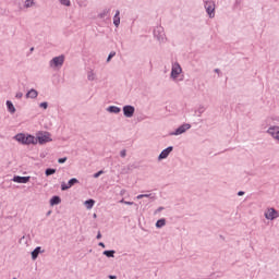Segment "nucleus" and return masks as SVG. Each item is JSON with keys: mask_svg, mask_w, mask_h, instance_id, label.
<instances>
[{"mask_svg": "<svg viewBox=\"0 0 279 279\" xmlns=\"http://www.w3.org/2000/svg\"><path fill=\"white\" fill-rule=\"evenodd\" d=\"M169 80L170 82H173V84H180L181 82H184V69H182L180 62H171Z\"/></svg>", "mask_w": 279, "mask_h": 279, "instance_id": "nucleus-1", "label": "nucleus"}, {"mask_svg": "<svg viewBox=\"0 0 279 279\" xmlns=\"http://www.w3.org/2000/svg\"><path fill=\"white\" fill-rule=\"evenodd\" d=\"M14 141L20 143L21 145H36V136L32 134L17 133L14 136Z\"/></svg>", "mask_w": 279, "mask_h": 279, "instance_id": "nucleus-2", "label": "nucleus"}, {"mask_svg": "<svg viewBox=\"0 0 279 279\" xmlns=\"http://www.w3.org/2000/svg\"><path fill=\"white\" fill-rule=\"evenodd\" d=\"M66 60V57L64 54H59L57 57H53L49 62V69L51 71H60L62 66H64V61Z\"/></svg>", "mask_w": 279, "mask_h": 279, "instance_id": "nucleus-3", "label": "nucleus"}, {"mask_svg": "<svg viewBox=\"0 0 279 279\" xmlns=\"http://www.w3.org/2000/svg\"><path fill=\"white\" fill-rule=\"evenodd\" d=\"M36 145H47V143H51L53 138H51V133L47 131H39L35 136Z\"/></svg>", "mask_w": 279, "mask_h": 279, "instance_id": "nucleus-4", "label": "nucleus"}, {"mask_svg": "<svg viewBox=\"0 0 279 279\" xmlns=\"http://www.w3.org/2000/svg\"><path fill=\"white\" fill-rule=\"evenodd\" d=\"M266 221H276L279 218V211L274 207H268L264 211Z\"/></svg>", "mask_w": 279, "mask_h": 279, "instance_id": "nucleus-5", "label": "nucleus"}, {"mask_svg": "<svg viewBox=\"0 0 279 279\" xmlns=\"http://www.w3.org/2000/svg\"><path fill=\"white\" fill-rule=\"evenodd\" d=\"M204 8L207 13V15L210 19H215V10H217V4L213 0L204 1Z\"/></svg>", "mask_w": 279, "mask_h": 279, "instance_id": "nucleus-6", "label": "nucleus"}, {"mask_svg": "<svg viewBox=\"0 0 279 279\" xmlns=\"http://www.w3.org/2000/svg\"><path fill=\"white\" fill-rule=\"evenodd\" d=\"M191 130V123H183L178 126L174 131L169 133V136H182V134H186Z\"/></svg>", "mask_w": 279, "mask_h": 279, "instance_id": "nucleus-7", "label": "nucleus"}, {"mask_svg": "<svg viewBox=\"0 0 279 279\" xmlns=\"http://www.w3.org/2000/svg\"><path fill=\"white\" fill-rule=\"evenodd\" d=\"M154 37L158 43H167V35L165 34V28L162 26L155 27Z\"/></svg>", "mask_w": 279, "mask_h": 279, "instance_id": "nucleus-8", "label": "nucleus"}, {"mask_svg": "<svg viewBox=\"0 0 279 279\" xmlns=\"http://www.w3.org/2000/svg\"><path fill=\"white\" fill-rule=\"evenodd\" d=\"M122 111L126 119H132V117H134V112H136V108H134L132 105H125L122 108Z\"/></svg>", "mask_w": 279, "mask_h": 279, "instance_id": "nucleus-9", "label": "nucleus"}, {"mask_svg": "<svg viewBox=\"0 0 279 279\" xmlns=\"http://www.w3.org/2000/svg\"><path fill=\"white\" fill-rule=\"evenodd\" d=\"M75 184H80V180L72 178L66 182L61 183V191H69V189H72L75 186Z\"/></svg>", "mask_w": 279, "mask_h": 279, "instance_id": "nucleus-10", "label": "nucleus"}, {"mask_svg": "<svg viewBox=\"0 0 279 279\" xmlns=\"http://www.w3.org/2000/svg\"><path fill=\"white\" fill-rule=\"evenodd\" d=\"M267 134L271 136L275 141L279 143V126L278 125H270L267 130Z\"/></svg>", "mask_w": 279, "mask_h": 279, "instance_id": "nucleus-11", "label": "nucleus"}, {"mask_svg": "<svg viewBox=\"0 0 279 279\" xmlns=\"http://www.w3.org/2000/svg\"><path fill=\"white\" fill-rule=\"evenodd\" d=\"M171 151H173V146H169V147H167L166 149H163V150L159 154V156H158L159 162H160L161 160H167V158H169V154H171Z\"/></svg>", "mask_w": 279, "mask_h": 279, "instance_id": "nucleus-12", "label": "nucleus"}, {"mask_svg": "<svg viewBox=\"0 0 279 279\" xmlns=\"http://www.w3.org/2000/svg\"><path fill=\"white\" fill-rule=\"evenodd\" d=\"M29 180H31V177H20V175H15L12 179V181L16 182V184H27Z\"/></svg>", "mask_w": 279, "mask_h": 279, "instance_id": "nucleus-13", "label": "nucleus"}, {"mask_svg": "<svg viewBox=\"0 0 279 279\" xmlns=\"http://www.w3.org/2000/svg\"><path fill=\"white\" fill-rule=\"evenodd\" d=\"M110 12H111V9H110V8H105V9H102V10L98 13L97 17L100 19V20L109 19Z\"/></svg>", "mask_w": 279, "mask_h": 279, "instance_id": "nucleus-14", "label": "nucleus"}, {"mask_svg": "<svg viewBox=\"0 0 279 279\" xmlns=\"http://www.w3.org/2000/svg\"><path fill=\"white\" fill-rule=\"evenodd\" d=\"M26 99H38V90H36L35 88H31L26 95H25Z\"/></svg>", "mask_w": 279, "mask_h": 279, "instance_id": "nucleus-15", "label": "nucleus"}, {"mask_svg": "<svg viewBox=\"0 0 279 279\" xmlns=\"http://www.w3.org/2000/svg\"><path fill=\"white\" fill-rule=\"evenodd\" d=\"M31 8H36V0H24L23 10H29Z\"/></svg>", "mask_w": 279, "mask_h": 279, "instance_id": "nucleus-16", "label": "nucleus"}, {"mask_svg": "<svg viewBox=\"0 0 279 279\" xmlns=\"http://www.w3.org/2000/svg\"><path fill=\"white\" fill-rule=\"evenodd\" d=\"M113 25L114 27H119V25H121V12L119 10L116 11L113 16Z\"/></svg>", "mask_w": 279, "mask_h": 279, "instance_id": "nucleus-17", "label": "nucleus"}, {"mask_svg": "<svg viewBox=\"0 0 279 279\" xmlns=\"http://www.w3.org/2000/svg\"><path fill=\"white\" fill-rule=\"evenodd\" d=\"M107 112H109L110 114H119L121 112V107L118 106H109L107 107Z\"/></svg>", "mask_w": 279, "mask_h": 279, "instance_id": "nucleus-18", "label": "nucleus"}, {"mask_svg": "<svg viewBox=\"0 0 279 279\" xmlns=\"http://www.w3.org/2000/svg\"><path fill=\"white\" fill-rule=\"evenodd\" d=\"M143 197H147L148 199H150L151 202H156L157 196L156 194H140L136 196V199H143Z\"/></svg>", "mask_w": 279, "mask_h": 279, "instance_id": "nucleus-19", "label": "nucleus"}, {"mask_svg": "<svg viewBox=\"0 0 279 279\" xmlns=\"http://www.w3.org/2000/svg\"><path fill=\"white\" fill-rule=\"evenodd\" d=\"M7 110L10 112V114H14L16 112V107H14V104H12L11 100H7Z\"/></svg>", "mask_w": 279, "mask_h": 279, "instance_id": "nucleus-20", "label": "nucleus"}, {"mask_svg": "<svg viewBox=\"0 0 279 279\" xmlns=\"http://www.w3.org/2000/svg\"><path fill=\"white\" fill-rule=\"evenodd\" d=\"M43 254V247L37 246L33 252H32V259L36 260L38 258V255Z\"/></svg>", "mask_w": 279, "mask_h": 279, "instance_id": "nucleus-21", "label": "nucleus"}, {"mask_svg": "<svg viewBox=\"0 0 279 279\" xmlns=\"http://www.w3.org/2000/svg\"><path fill=\"white\" fill-rule=\"evenodd\" d=\"M266 122H268L269 125H271V123H272L274 125H278V123H279V118L276 117V116H270V117H268V118L266 119Z\"/></svg>", "mask_w": 279, "mask_h": 279, "instance_id": "nucleus-22", "label": "nucleus"}, {"mask_svg": "<svg viewBox=\"0 0 279 279\" xmlns=\"http://www.w3.org/2000/svg\"><path fill=\"white\" fill-rule=\"evenodd\" d=\"M87 80L88 82H95V80H97V74L95 71L90 70L87 72Z\"/></svg>", "mask_w": 279, "mask_h": 279, "instance_id": "nucleus-23", "label": "nucleus"}, {"mask_svg": "<svg viewBox=\"0 0 279 279\" xmlns=\"http://www.w3.org/2000/svg\"><path fill=\"white\" fill-rule=\"evenodd\" d=\"M62 202V199L60 198V196H52L50 199V206H58V204H60Z\"/></svg>", "mask_w": 279, "mask_h": 279, "instance_id": "nucleus-24", "label": "nucleus"}, {"mask_svg": "<svg viewBox=\"0 0 279 279\" xmlns=\"http://www.w3.org/2000/svg\"><path fill=\"white\" fill-rule=\"evenodd\" d=\"M84 206L87 210H92L93 206H95V199L90 198L84 202Z\"/></svg>", "mask_w": 279, "mask_h": 279, "instance_id": "nucleus-25", "label": "nucleus"}, {"mask_svg": "<svg viewBox=\"0 0 279 279\" xmlns=\"http://www.w3.org/2000/svg\"><path fill=\"white\" fill-rule=\"evenodd\" d=\"M156 228L160 229V228H165V226H167V219L165 218H161L159 220H157L156 222Z\"/></svg>", "mask_w": 279, "mask_h": 279, "instance_id": "nucleus-26", "label": "nucleus"}, {"mask_svg": "<svg viewBox=\"0 0 279 279\" xmlns=\"http://www.w3.org/2000/svg\"><path fill=\"white\" fill-rule=\"evenodd\" d=\"M102 254H104V256H107V258H114L116 251L114 250L104 251Z\"/></svg>", "mask_w": 279, "mask_h": 279, "instance_id": "nucleus-27", "label": "nucleus"}, {"mask_svg": "<svg viewBox=\"0 0 279 279\" xmlns=\"http://www.w3.org/2000/svg\"><path fill=\"white\" fill-rule=\"evenodd\" d=\"M60 5L63 8H71V0H59Z\"/></svg>", "mask_w": 279, "mask_h": 279, "instance_id": "nucleus-28", "label": "nucleus"}, {"mask_svg": "<svg viewBox=\"0 0 279 279\" xmlns=\"http://www.w3.org/2000/svg\"><path fill=\"white\" fill-rule=\"evenodd\" d=\"M39 108H41L43 110H47V108H49V102L47 101L40 102Z\"/></svg>", "mask_w": 279, "mask_h": 279, "instance_id": "nucleus-29", "label": "nucleus"}, {"mask_svg": "<svg viewBox=\"0 0 279 279\" xmlns=\"http://www.w3.org/2000/svg\"><path fill=\"white\" fill-rule=\"evenodd\" d=\"M56 173V169L48 168L46 169V175H53Z\"/></svg>", "mask_w": 279, "mask_h": 279, "instance_id": "nucleus-30", "label": "nucleus"}, {"mask_svg": "<svg viewBox=\"0 0 279 279\" xmlns=\"http://www.w3.org/2000/svg\"><path fill=\"white\" fill-rule=\"evenodd\" d=\"M114 56H117V52L111 51L107 58V62H110L112 60V58H114Z\"/></svg>", "mask_w": 279, "mask_h": 279, "instance_id": "nucleus-31", "label": "nucleus"}, {"mask_svg": "<svg viewBox=\"0 0 279 279\" xmlns=\"http://www.w3.org/2000/svg\"><path fill=\"white\" fill-rule=\"evenodd\" d=\"M198 114H204V112H206V107L204 106H199L197 109Z\"/></svg>", "mask_w": 279, "mask_h": 279, "instance_id": "nucleus-32", "label": "nucleus"}, {"mask_svg": "<svg viewBox=\"0 0 279 279\" xmlns=\"http://www.w3.org/2000/svg\"><path fill=\"white\" fill-rule=\"evenodd\" d=\"M15 99H23V93L17 92V93L15 94Z\"/></svg>", "mask_w": 279, "mask_h": 279, "instance_id": "nucleus-33", "label": "nucleus"}, {"mask_svg": "<svg viewBox=\"0 0 279 279\" xmlns=\"http://www.w3.org/2000/svg\"><path fill=\"white\" fill-rule=\"evenodd\" d=\"M58 162H59V165H64V162H66V157L59 158Z\"/></svg>", "mask_w": 279, "mask_h": 279, "instance_id": "nucleus-34", "label": "nucleus"}, {"mask_svg": "<svg viewBox=\"0 0 279 279\" xmlns=\"http://www.w3.org/2000/svg\"><path fill=\"white\" fill-rule=\"evenodd\" d=\"M99 175H104V170L94 173V178H99Z\"/></svg>", "mask_w": 279, "mask_h": 279, "instance_id": "nucleus-35", "label": "nucleus"}, {"mask_svg": "<svg viewBox=\"0 0 279 279\" xmlns=\"http://www.w3.org/2000/svg\"><path fill=\"white\" fill-rule=\"evenodd\" d=\"M165 210V207H159L155 210L154 215H158L159 213H162Z\"/></svg>", "mask_w": 279, "mask_h": 279, "instance_id": "nucleus-36", "label": "nucleus"}, {"mask_svg": "<svg viewBox=\"0 0 279 279\" xmlns=\"http://www.w3.org/2000/svg\"><path fill=\"white\" fill-rule=\"evenodd\" d=\"M120 156L121 158H125V156H128V153L125 151V149L120 151Z\"/></svg>", "mask_w": 279, "mask_h": 279, "instance_id": "nucleus-37", "label": "nucleus"}, {"mask_svg": "<svg viewBox=\"0 0 279 279\" xmlns=\"http://www.w3.org/2000/svg\"><path fill=\"white\" fill-rule=\"evenodd\" d=\"M124 204H125L126 206H134V202H128V201H125Z\"/></svg>", "mask_w": 279, "mask_h": 279, "instance_id": "nucleus-38", "label": "nucleus"}, {"mask_svg": "<svg viewBox=\"0 0 279 279\" xmlns=\"http://www.w3.org/2000/svg\"><path fill=\"white\" fill-rule=\"evenodd\" d=\"M238 195L241 197L242 195H245V192L240 191V192H238Z\"/></svg>", "mask_w": 279, "mask_h": 279, "instance_id": "nucleus-39", "label": "nucleus"}, {"mask_svg": "<svg viewBox=\"0 0 279 279\" xmlns=\"http://www.w3.org/2000/svg\"><path fill=\"white\" fill-rule=\"evenodd\" d=\"M214 71H215V73H217L218 75H219V73H221V70H219V69H215Z\"/></svg>", "mask_w": 279, "mask_h": 279, "instance_id": "nucleus-40", "label": "nucleus"}, {"mask_svg": "<svg viewBox=\"0 0 279 279\" xmlns=\"http://www.w3.org/2000/svg\"><path fill=\"white\" fill-rule=\"evenodd\" d=\"M98 245H99L100 247H106V244H104V242L98 243Z\"/></svg>", "mask_w": 279, "mask_h": 279, "instance_id": "nucleus-41", "label": "nucleus"}, {"mask_svg": "<svg viewBox=\"0 0 279 279\" xmlns=\"http://www.w3.org/2000/svg\"><path fill=\"white\" fill-rule=\"evenodd\" d=\"M96 239H101V232H98Z\"/></svg>", "mask_w": 279, "mask_h": 279, "instance_id": "nucleus-42", "label": "nucleus"}, {"mask_svg": "<svg viewBox=\"0 0 279 279\" xmlns=\"http://www.w3.org/2000/svg\"><path fill=\"white\" fill-rule=\"evenodd\" d=\"M109 278H110V279H117V276L110 275Z\"/></svg>", "mask_w": 279, "mask_h": 279, "instance_id": "nucleus-43", "label": "nucleus"}, {"mask_svg": "<svg viewBox=\"0 0 279 279\" xmlns=\"http://www.w3.org/2000/svg\"><path fill=\"white\" fill-rule=\"evenodd\" d=\"M125 202H126L125 199H121L120 204H125Z\"/></svg>", "mask_w": 279, "mask_h": 279, "instance_id": "nucleus-44", "label": "nucleus"}, {"mask_svg": "<svg viewBox=\"0 0 279 279\" xmlns=\"http://www.w3.org/2000/svg\"><path fill=\"white\" fill-rule=\"evenodd\" d=\"M94 219H97V214H94Z\"/></svg>", "mask_w": 279, "mask_h": 279, "instance_id": "nucleus-45", "label": "nucleus"}, {"mask_svg": "<svg viewBox=\"0 0 279 279\" xmlns=\"http://www.w3.org/2000/svg\"><path fill=\"white\" fill-rule=\"evenodd\" d=\"M48 215H51V211H48Z\"/></svg>", "mask_w": 279, "mask_h": 279, "instance_id": "nucleus-46", "label": "nucleus"}]
</instances>
